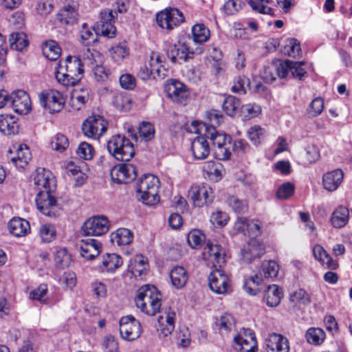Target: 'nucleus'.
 I'll return each instance as SVG.
<instances>
[{
  "instance_id": "nucleus-1",
  "label": "nucleus",
  "mask_w": 352,
  "mask_h": 352,
  "mask_svg": "<svg viewBox=\"0 0 352 352\" xmlns=\"http://www.w3.org/2000/svg\"><path fill=\"white\" fill-rule=\"evenodd\" d=\"M107 150L117 160L123 163L115 166L111 170L110 175L113 182L129 184L131 179L132 164V142L120 135L113 136L107 143Z\"/></svg>"
},
{
  "instance_id": "nucleus-2",
  "label": "nucleus",
  "mask_w": 352,
  "mask_h": 352,
  "mask_svg": "<svg viewBox=\"0 0 352 352\" xmlns=\"http://www.w3.org/2000/svg\"><path fill=\"white\" fill-rule=\"evenodd\" d=\"M160 179L153 174H145L138 178L135 184L137 197L142 204L149 206L157 205L160 201Z\"/></svg>"
},
{
  "instance_id": "nucleus-3",
  "label": "nucleus",
  "mask_w": 352,
  "mask_h": 352,
  "mask_svg": "<svg viewBox=\"0 0 352 352\" xmlns=\"http://www.w3.org/2000/svg\"><path fill=\"white\" fill-rule=\"evenodd\" d=\"M84 73L81 60L76 56H67L65 61L58 64L55 76L63 86H73L78 82Z\"/></svg>"
},
{
  "instance_id": "nucleus-4",
  "label": "nucleus",
  "mask_w": 352,
  "mask_h": 352,
  "mask_svg": "<svg viewBox=\"0 0 352 352\" xmlns=\"http://www.w3.org/2000/svg\"><path fill=\"white\" fill-rule=\"evenodd\" d=\"M135 305L142 312L148 316H155L162 306V294L151 285L141 287L135 299Z\"/></svg>"
},
{
  "instance_id": "nucleus-5",
  "label": "nucleus",
  "mask_w": 352,
  "mask_h": 352,
  "mask_svg": "<svg viewBox=\"0 0 352 352\" xmlns=\"http://www.w3.org/2000/svg\"><path fill=\"white\" fill-rule=\"evenodd\" d=\"M162 56L157 52H151L149 59L142 66L137 75L142 80L150 79L162 80L168 76V70L164 65Z\"/></svg>"
},
{
  "instance_id": "nucleus-6",
  "label": "nucleus",
  "mask_w": 352,
  "mask_h": 352,
  "mask_svg": "<svg viewBox=\"0 0 352 352\" xmlns=\"http://www.w3.org/2000/svg\"><path fill=\"white\" fill-rule=\"evenodd\" d=\"M279 270L278 265L274 261H265L262 263L261 270L254 276L247 278L244 282L245 292L252 296H254L258 292V285L264 278L276 277Z\"/></svg>"
},
{
  "instance_id": "nucleus-7",
  "label": "nucleus",
  "mask_w": 352,
  "mask_h": 352,
  "mask_svg": "<svg viewBox=\"0 0 352 352\" xmlns=\"http://www.w3.org/2000/svg\"><path fill=\"white\" fill-rule=\"evenodd\" d=\"M205 135L212 142L215 157L219 160H228L230 152L226 146L230 142V137L218 132L214 127H207Z\"/></svg>"
},
{
  "instance_id": "nucleus-8",
  "label": "nucleus",
  "mask_w": 352,
  "mask_h": 352,
  "mask_svg": "<svg viewBox=\"0 0 352 352\" xmlns=\"http://www.w3.org/2000/svg\"><path fill=\"white\" fill-rule=\"evenodd\" d=\"M203 50L204 47L201 45L195 46L189 38L187 41H179L177 44L170 45L168 56L173 63H175L177 58L186 60L195 54H201Z\"/></svg>"
},
{
  "instance_id": "nucleus-9",
  "label": "nucleus",
  "mask_w": 352,
  "mask_h": 352,
  "mask_svg": "<svg viewBox=\"0 0 352 352\" xmlns=\"http://www.w3.org/2000/svg\"><path fill=\"white\" fill-rule=\"evenodd\" d=\"M108 122L102 116L93 115L89 116L82 124L83 134L92 139H99L107 131Z\"/></svg>"
},
{
  "instance_id": "nucleus-10",
  "label": "nucleus",
  "mask_w": 352,
  "mask_h": 352,
  "mask_svg": "<svg viewBox=\"0 0 352 352\" xmlns=\"http://www.w3.org/2000/svg\"><path fill=\"white\" fill-rule=\"evenodd\" d=\"M35 201L37 209L44 215L55 217L59 214L60 208L52 192L39 191Z\"/></svg>"
},
{
  "instance_id": "nucleus-11",
  "label": "nucleus",
  "mask_w": 352,
  "mask_h": 352,
  "mask_svg": "<svg viewBox=\"0 0 352 352\" xmlns=\"http://www.w3.org/2000/svg\"><path fill=\"white\" fill-rule=\"evenodd\" d=\"M188 197L194 206L200 208L212 202L214 192L207 184H194L188 190Z\"/></svg>"
},
{
  "instance_id": "nucleus-12",
  "label": "nucleus",
  "mask_w": 352,
  "mask_h": 352,
  "mask_svg": "<svg viewBox=\"0 0 352 352\" xmlns=\"http://www.w3.org/2000/svg\"><path fill=\"white\" fill-rule=\"evenodd\" d=\"M41 105L45 111L50 113H58L65 104V99L60 92L49 90L42 92L38 96Z\"/></svg>"
},
{
  "instance_id": "nucleus-13",
  "label": "nucleus",
  "mask_w": 352,
  "mask_h": 352,
  "mask_svg": "<svg viewBox=\"0 0 352 352\" xmlns=\"http://www.w3.org/2000/svg\"><path fill=\"white\" fill-rule=\"evenodd\" d=\"M164 89L168 98L173 102L181 104H186L190 92L182 82L175 79L168 80L165 85Z\"/></svg>"
},
{
  "instance_id": "nucleus-14",
  "label": "nucleus",
  "mask_w": 352,
  "mask_h": 352,
  "mask_svg": "<svg viewBox=\"0 0 352 352\" xmlns=\"http://www.w3.org/2000/svg\"><path fill=\"white\" fill-rule=\"evenodd\" d=\"M114 20L113 10L107 9L101 11L100 19L94 25V31L104 36L113 38L116 34Z\"/></svg>"
},
{
  "instance_id": "nucleus-15",
  "label": "nucleus",
  "mask_w": 352,
  "mask_h": 352,
  "mask_svg": "<svg viewBox=\"0 0 352 352\" xmlns=\"http://www.w3.org/2000/svg\"><path fill=\"white\" fill-rule=\"evenodd\" d=\"M156 21L162 28L173 30L184 21V16L178 9L166 8L157 14Z\"/></svg>"
},
{
  "instance_id": "nucleus-16",
  "label": "nucleus",
  "mask_w": 352,
  "mask_h": 352,
  "mask_svg": "<svg viewBox=\"0 0 352 352\" xmlns=\"http://www.w3.org/2000/svg\"><path fill=\"white\" fill-rule=\"evenodd\" d=\"M109 221L106 216L98 215L88 219L82 228L86 235L101 236L109 231Z\"/></svg>"
},
{
  "instance_id": "nucleus-17",
  "label": "nucleus",
  "mask_w": 352,
  "mask_h": 352,
  "mask_svg": "<svg viewBox=\"0 0 352 352\" xmlns=\"http://www.w3.org/2000/svg\"><path fill=\"white\" fill-rule=\"evenodd\" d=\"M208 280L210 289L217 294H226L230 289V279L228 275L220 269L211 272Z\"/></svg>"
},
{
  "instance_id": "nucleus-18",
  "label": "nucleus",
  "mask_w": 352,
  "mask_h": 352,
  "mask_svg": "<svg viewBox=\"0 0 352 352\" xmlns=\"http://www.w3.org/2000/svg\"><path fill=\"white\" fill-rule=\"evenodd\" d=\"M305 62L285 60L279 63L277 68L278 76L285 78L290 74L293 78L302 80L306 76L307 72L304 68Z\"/></svg>"
},
{
  "instance_id": "nucleus-19",
  "label": "nucleus",
  "mask_w": 352,
  "mask_h": 352,
  "mask_svg": "<svg viewBox=\"0 0 352 352\" xmlns=\"http://www.w3.org/2000/svg\"><path fill=\"white\" fill-rule=\"evenodd\" d=\"M33 181L38 192L39 191L52 192L56 186L53 173L44 168H36Z\"/></svg>"
},
{
  "instance_id": "nucleus-20",
  "label": "nucleus",
  "mask_w": 352,
  "mask_h": 352,
  "mask_svg": "<svg viewBox=\"0 0 352 352\" xmlns=\"http://www.w3.org/2000/svg\"><path fill=\"white\" fill-rule=\"evenodd\" d=\"M203 258L214 267H221L226 262V251L219 244L208 242L202 252Z\"/></svg>"
},
{
  "instance_id": "nucleus-21",
  "label": "nucleus",
  "mask_w": 352,
  "mask_h": 352,
  "mask_svg": "<svg viewBox=\"0 0 352 352\" xmlns=\"http://www.w3.org/2000/svg\"><path fill=\"white\" fill-rule=\"evenodd\" d=\"M265 252L264 245L256 239H251L240 251V259L244 263H250Z\"/></svg>"
},
{
  "instance_id": "nucleus-22",
  "label": "nucleus",
  "mask_w": 352,
  "mask_h": 352,
  "mask_svg": "<svg viewBox=\"0 0 352 352\" xmlns=\"http://www.w3.org/2000/svg\"><path fill=\"white\" fill-rule=\"evenodd\" d=\"M10 107L16 113L28 114L32 109V102L29 95L23 90H16L11 94Z\"/></svg>"
},
{
  "instance_id": "nucleus-23",
  "label": "nucleus",
  "mask_w": 352,
  "mask_h": 352,
  "mask_svg": "<svg viewBox=\"0 0 352 352\" xmlns=\"http://www.w3.org/2000/svg\"><path fill=\"white\" fill-rule=\"evenodd\" d=\"M234 342L239 346L240 352H256V340L254 332L250 329H243L234 338Z\"/></svg>"
},
{
  "instance_id": "nucleus-24",
  "label": "nucleus",
  "mask_w": 352,
  "mask_h": 352,
  "mask_svg": "<svg viewBox=\"0 0 352 352\" xmlns=\"http://www.w3.org/2000/svg\"><path fill=\"white\" fill-rule=\"evenodd\" d=\"M10 160L16 167L23 168L31 160L32 155L28 146L23 144H14L9 149Z\"/></svg>"
},
{
  "instance_id": "nucleus-25",
  "label": "nucleus",
  "mask_w": 352,
  "mask_h": 352,
  "mask_svg": "<svg viewBox=\"0 0 352 352\" xmlns=\"http://www.w3.org/2000/svg\"><path fill=\"white\" fill-rule=\"evenodd\" d=\"M175 312L170 309L165 310L157 318V330L160 338H166L171 334L175 329Z\"/></svg>"
},
{
  "instance_id": "nucleus-26",
  "label": "nucleus",
  "mask_w": 352,
  "mask_h": 352,
  "mask_svg": "<svg viewBox=\"0 0 352 352\" xmlns=\"http://www.w3.org/2000/svg\"><path fill=\"white\" fill-rule=\"evenodd\" d=\"M78 247L82 257L87 260H92L100 253L102 243L94 239H86L80 240Z\"/></svg>"
},
{
  "instance_id": "nucleus-27",
  "label": "nucleus",
  "mask_w": 352,
  "mask_h": 352,
  "mask_svg": "<svg viewBox=\"0 0 352 352\" xmlns=\"http://www.w3.org/2000/svg\"><path fill=\"white\" fill-rule=\"evenodd\" d=\"M267 352H289L287 338L278 333H271L265 339Z\"/></svg>"
},
{
  "instance_id": "nucleus-28",
  "label": "nucleus",
  "mask_w": 352,
  "mask_h": 352,
  "mask_svg": "<svg viewBox=\"0 0 352 352\" xmlns=\"http://www.w3.org/2000/svg\"><path fill=\"white\" fill-rule=\"evenodd\" d=\"M344 173L341 169H335L324 173L322 178L323 188L329 191L336 190L343 182Z\"/></svg>"
},
{
  "instance_id": "nucleus-29",
  "label": "nucleus",
  "mask_w": 352,
  "mask_h": 352,
  "mask_svg": "<svg viewBox=\"0 0 352 352\" xmlns=\"http://www.w3.org/2000/svg\"><path fill=\"white\" fill-rule=\"evenodd\" d=\"M191 151L194 159L202 160L210 154V146L204 136L200 135L195 138L191 142Z\"/></svg>"
},
{
  "instance_id": "nucleus-30",
  "label": "nucleus",
  "mask_w": 352,
  "mask_h": 352,
  "mask_svg": "<svg viewBox=\"0 0 352 352\" xmlns=\"http://www.w3.org/2000/svg\"><path fill=\"white\" fill-rule=\"evenodd\" d=\"M8 230L10 232L16 236L22 237L30 233V223L22 218L14 217L8 223Z\"/></svg>"
},
{
  "instance_id": "nucleus-31",
  "label": "nucleus",
  "mask_w": 352,
  "mask_h": 352,
  "mask_svg": "<svg viewBox=\"0 0 352 352\" xmlns=\"http://www.w3.org/2000/svg\"><path fill=\"white\" fill-rule=\"evenodd\" d=\"M312 252L314 258L326 268L331 270H334L338 268V263L337 261L333 259L321 245L318 244L315 245L313 248Z\"/></svg>"
},
{
  "instance_id": "nucleus-32",
  "label": "nucleus",
  "mask_w": 352,
  "mask_h": 352,
  "mask_svg": "<svg viewBox=\"0 0 352 352\" xmlns=\"http://www.w3.org/2000/svg\"><path fill=\"white\" fill-rule=\"evenodd\" d=\"M349 218V210L344 206H338L332 212L330 223L335 228H341L345 226Z\"/></svg>"
},
{
  "instance_id": "nucleus-33",
  "label": "nucleus",
  "mask_w": 352,
  "mask_h": 352,
  "mask_svg": "<svg viewBox=\"0 0 352 352\" xmlns=\"http://www.w3.org/2000/svg\"><path fill=\"white\" fill-rule=\"evenodd\" d=\"M111 240L113 243L124 248L132 242V232L125 228H120L111 234Z\"/></svg>"
},
{
  "instance_id": "nucleus-34",
  "label": "nucleus",
  "mask_w": 352,
  "mask_h": 352,
  "mask_svg": "<svg viewBox=\"0 0 352 352\" xmlns=\"http://www.w3.org/2000/svg\"><path fill=\"white\" fill-rule=\"evenodd\" d=\"M283 298V292L276 285H268L265 290L264 300L267 306L273 307L278 306Z\"/></svg>"
},
{
  "instance_id": "nucleus-35",
  "label": "nucleus",
  "mask_w": 352,
  "mask_h": 352,
  "mask_svg": "<svg viewBox=\"0 0 352 352\" xmlns=\"http://www.w3.org/2000/svg\"><path fill=\"white\" fill-rule=\"evenodd\" d=\"M18 124L16 118L12 115L0 116V131L3 135H10L18 132Z\"/></svg>"
},
{
  "instance_id": "nucleus-36",
  "label": "nucleus",
  "mask_w": 352,
  "mask_h": 352,
  "mask_svg": "<svg viewBox=\"0 0 352 352\" xmlns=\"http://www.w3.org/2000/svg\"><path fill=\"white\" fill-rule=\"evenodd\" d=\"M122 264V258L116 254H106L102 256L100 270L102 272H113Z\"/></svg>"
},
{
  "instance_id": "nucleus-37",
  "label": "nucleus",
  "mask_w": 352,
  "mask_h": 352,
  "mask_svg": "<svg viewBox=\"0 0 352 352\" xmlns=\"http://www.w3.org/2000/svg\"><path fill=\"white\" fill-rule=\"evenodd\" d=\"M89 96L87 88H75L71 95L70 103L74 110H80L88 100Z\"/></svg>"
},
{
  "instance_id": "nucleus-38",
  "label": "nucleus",
  "mask_w": 352,
  "mask_h": 352,
  "mask_svg": "<svg viewBox=\"0 0 352 352\" xmlns=\"http://www.w3.org/2000/svg\"><path fill=\"white\" fill-rule=\"evenodd\" d=\"M77 15V9L75 6L66 5L57 14V19L63 25H71L76 22Z\"/></svg>"
},
{
  "instance_id": "nucleus-39",
  "label": "nucleus",
  "mask_w": 352,
  "mask_h": 352,
  "mask_svg": "<svg viewBox=\"0 0 352 352\" xmlns=\"http://www.w3.org/2000/svg\"><path fill=\"white\" fill-rule=\"evenodd\" d=\"M171 283L176 289L183 288L187 283L188 274L184 267L176 266L170 272Z\"/></svg>"
},
{
  "instance_id": "nucleus-40",
  "label": "nucleus",
  "mask_w": 352,
  "mask_h": 352,
  "mask_svg": "<svg viewBox=\"0 0 352 352\" xmlns=\"http://www.w3.org/2000/svg\"><path fill=\"white\" fill-rule=\"evenodd\" d=\"M192 39L190 41L195 45H201L210 37V31L204 24H196L192 28Z\"/></svg>"
},
{
  "instance_id": "nucleus-41",
  "label": "nucleus",
  "mask_w": 352,
  "mask_h": 352,
  "mask_svg": "<svg viewBox=\"0 0 352 352\" xmlns=\"http://www.w3.org/2000/svg\"><path fill=\"white\" fill-rule=\"evenodd\" d=\"M149 270L148 258L142 254H137L133 258V276L140 277L146 276Z\"/></svg>"
},
{
  "instance_id": "nucleus-42",
  "label": "nucleus",
  "mask_w": 352,
  "mask_h": 352,
  "mask_svg": "<svg viewBox=\"0 0 352 352\" xmlns=\"http://www.w3.org/2000/svg\"><path fill=\"white\" fill-rule=\"evenodd\" d=\"M219 333L222 336H227L228 332L232 329L234 325L233 316L229 314H224L217 319L215 322Z\"/></svg>"
},
{
  "instance_id": "nucleus-43",
  "label": "nucleus",
  "mask_w": 352,
  "mask_h": 352,
  "mask_svg": "<svg viewBox=\"0 0 352 352\" xmlns=\"http://www.w3.org/2000/svg\"><path fill=\"white\" fill-rule=\"evenodd\" d=\"M43 55L50 60H56L60 56L61 49L54 41H49L42 45Z\"/></svg>"
},
{
  "instance_id": "nucleus-44",
  "label": "nucleus",
  "mask_w": 352,
  "mask_h": 352,
  "mask_svg": "<svg viewBox=\"0 0 352 352\" xmlns=\"http://www.w3.org/2000/svg\"><path fill=\"white\" fill-rule=\"evenodd\" d=\"M9 42L11 48L17 51H22L28 45L26 34L23 32L11 33Z\"/></svg>"
},
{
  "instance_id": "nucleus-45",
  "label": "nucleus",
  "mask_w": 352,
  "mask_h": 352,
  "mask_svg": "<svg viewBox=\"0 0 352 352\" xmlns=\"http://www.w3.org/2000/svg\"><path fill=\"white\" fill-rule=\"evenodd\" d=\"M54 259L56 267L64 269L70 265L72 256L65 248H59L55 252Z\"/></svg>"
},
{
  "instance_id": "nucleus-46",
  "label": "nucleus",
  "mask_w": 352,
  "mask_h": 352,
  "mask_svg": "<svg viewBox=\"0 0 352 352\" xmlns=\"http://www.w3.org/2000/svg\"><path fill=\"white\" fill-rule=\"evenodd\" d=\"M38 236L43 243H50L55 240L56 230L54 225L51 223H43L38 228Z\"/></svg>"
},
{
  "instance_id": "nucleus-47",
  "label": "nucleus",
  "mask_w": 352,
  "mask_h": 352,
  "mask_svg": "<svg viewBox=\"0 0 352 352\" xmlns=\"http://www.w3.org/2000/svg\"><path fill=\"white\" fill-rule=\"evenodd\" d=\"M138 134L143 141L146 142L151 141L155 135L154 125L147 121L141 122L138 126Z\"/></svg>"
},
{
  "instance_id": "nucleus-48",
  "label": "nucleus",
  "mask_w": 352,
  "mask_h": 352,
  "mask_svg": "<svg viewBox=\"0 0 352 352\" xmlns=\"http://www.w3.org/2000/svg\"><path fill=\"white\" fill-rule=\"evenodd\" d=\"M307 341L314 345L321 344L325 339V333L320 328L311 327L306 332Z\"/></svg>"
},
{
  "instance_id": "nucleus-49",
  "label": "nucleus",
  "mask_w": 352,
  "mask_h": 352,
  "mask_svg": "<svg viewBox=\"0 0 352 352\" xmlns=\"http://www.w3.org/2000/svg\"><path fill=\"white\" fill-rule=\"evenodd\" d=\"M289 300L294 306L300 307L310 303V296L303 289H298L290 294Z\"/></svg>"
},
{
  "instance_id": "nucleus-50",
  "label": "nucleus",
  "mask_w": 352,
  "mask_h": 352,
  "mask_svg": "<svg viewBox=\"0 0 352 352\" xmlns=\"http://www.w3.org/2000/svg\"><path fill=\"white\" fill-rule=\"evenodd\" d=\"M247 134L249 140L252 142V144L255 146H258V144H260L264 140L266 131L264 128H262L258 125H254L248 129Z\"/></svg>"
},
{
  "instance_id": "nucleus-51",
  "label": "nucleus",
  "mask_w": 352,
  "mask_h": 352,
  "mask_svg": "<svg viewBox=\"0 0 352 352\" xmlns=\"http://www.w3.org/2000/svg\"><path fill=\"white\" fill-rule=\"evenodd\" d=\"M132 333V316L122 317L120 320V333L123 340L131 341Z\"/></svg>"
},
{
  "instance_id": "nucleus-52",
  "label": "nucleus",
  "mask_w": 352,
  "mask_h": 352,
  "mask_svg": "<svg viewBox=\"0 0 352 352\" xmlns=\"http://www.w3.org/2000/svg\"><path fill=\"white\" fill-rule=\"evenodd\" d=\"M98 34L94 31V28L92 29L84 23L80 30L81 42L86 46L91 45L97 41V35Z\"/></svg>"
},
{
  "instance_id": "nucleus-53",
  "label": "nucleus",
  "mask_w": 352,
  "mask_h": 352,
  "mask_svg": "<svg viewBox=\"0 0 352 352\" xmlns=\"http://www.w3.org/2000/svg\"><path fill=\"white\" fill-rule=\"evenodd\" d=\"M248 1L254 11L263 14L273 15V10L267 6L271 2L270 0H248Z\"/></svg>"
},
{
  "instance_id": "nucleus-54",
  "label": "nucleus",
  "mask_w": 352,
  "mask_h": 352,
  "mask_svg": "<svg viewBox=\"0 0 352 352\" xmlns=\"http://www.w3.org/2000/svg\"><path fill=\"white\" fill-rule=\"evenodd\" d=\"M226 202L235 213H243L248 209L247 201L234 195L229 196Z\"/></svg>"
},
{
  "instance_id": "nucleus-55",
  "label": "nucleus",
  "mask_w": 352,
  "mask_h": 352,
  "mask_svg": "<svg viewBox=\"0 0 352 352\" xmlns=\"http://www.w3.org/2000/svg\"><path fill=\"white\" fill-rule=\"evenodd\" d=\"M50 145L53 150L62 153L68 147L69 140L65 135L58 133L52 138Z\"/></svg>"
},
{
  "instance_id": "nucleus-56",
  "label": "nucleus",
  "mask_w": 352,
  "mask_h": 352,
  "mask_svg": "<svg viewBox=\"0 0 352 352\" xmlns=\"http://www.w3.org/2000/svg\"><path fill=\"white\" fill-rule=\"evenodd\" d=\"M241 106V102L236 98L229 96L224 100L223 109L230 116H234Z\"/></svg>"
},
{
  "instance_id": "nucleus-57",
  "label": "nucleus",
  "mask_w": 352,
  "mask_h": 352,
  "mask_svg": "<svg viewBox=\"0 0 352 352\" xmlns=\"http://www.w3.org/2000/svg\"><path fill=\"white\" fill-rule=\"evenodd\" d=\"M187 241L192 248L197 249L205 241V235L199 230H192L188 233Z\"/></svg>"
},
{
  "instance_id": "nucleus-58",
  "label": "nucleus",
  "mask_w": 352,
  "mask_h": 352,
  "mask_svg": "<svg viewBox=\"0 0 352 352\" xmlns=\"http://www.w3.org/2000/svg\"><path fill=\"white\" fill-rule=\"evenodd\" d=\"M82 56V59L86 61L91 67L95 65V64L102 63L103 57L102 54L94 50L87 48L86 51L83 52Z\"/></svg>"
},
{
  "instance_id": "nucleus-59",
  "label": "nucleus",
  "mask_w": 352,
  "mask_h": 352,
  "mask_svg": "<svg viewBox=\"0 0 352 352\" xmlns=\"http://www.w3.org/2000/svg\"><path fill=\"white\" fill-rule=\"evenodd\" d=\"M76 153L80 158L89 160L94 157L95 151L90 144L83 142L79 144Z\"/></svg>"
},
{
  "instance_id": "nucleus-60",
  "label": "nucleus",
  "mask_w": 352,
  "mask_h": 352,
  "mask_svg": "<svg viewBox=\"0 0 352 352\" xmlns=\"http://www.w3.org/2000/svg\"><path fill=\"white\" fill-rule=\"evenodd\" d=\"M109 54L115 61H120L129 55V50L124 45H119L109 49Z\"/></svg>"
},
{
  "instance_id": "nucleus-61",
  "label": "nucleus",
  "mask_w": 352,
  "mask_h": 352,
  "mask_svg": "<svg viewBox=\"0 0 352 352\" xmlns=\"http://www.w3.org/2000/svg\"><path fill=\"white\" fill-rule=\"evenodd\" d=\"M294 185L290 182H285L280 185L276 192V197L279 199H287L293 195Z\"/></svg>"
},
{
  "instance_id": "nucleus-62",
  "label": "nucleus",
  "mask_w": 352,
  "mask_h": 352,
  "mask_svg": "<svg viewBox=\"0 0 352 352\" xmlns=\"http://www.w3.org/2000/svg\"><path fill=\"white\" fill-rule=\"evenodd\" d=\"M250 87V81L245 76H238L234 82V85L232 87V91L235 93L240 94H244L246 93L248 89Z\"/></svg>"
},
{
  "instance_id": "nucleus-63",
  "label": "nucleus",
  "mask_w": 352,
  "mask_h": 352,
  "mask_svg": "<svg viewBox=\"0 0 352 352\" xmlns=\"http://www.w3.org/2000/svg\"><path fill=\"white\" fill-rule=\"evenodd\" d=\"M47 292V286L46 284H41L36 288L31 291L30 298L32 300H38L43 303H46V294Z\"/></svg>"
},
{
  "instance_id": "nucleus-64",
  "label": "nucleus",
  "mask_w": 352,
  "mask_h": 352,
  "mask_svg": "<svg viewBox=\"0 0 352 352\" xmlns=\"http://www.w3.org/2000/svg\"><path fill=\"white\" fill-rule=\"evenodd\" d=\"M300 43L295 38H292L284 47L283 52L291 57H297L300 54Z\"/></svg>"
}]
</instances>
